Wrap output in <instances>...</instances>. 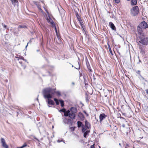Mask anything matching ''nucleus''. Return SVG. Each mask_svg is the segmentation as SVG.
Here are the masks:
<instances>
[{
	"label": "nucleus",
	"instance_id": "2eb2a0df",
	"mask_svg": "<svg viewBox=\"0 0 148 148\" xmlns=\"http://www.w3.org/2000/svg\"><path fill=\"white\" fill-rule=\"evenodd\" d=\"M13 5H14V6L15 5H16L18 3V1L17 0H10Z\"/></svg>",
	"mask_w": 148,
	"mask_h": 148
},
{
	"label": "nucleus",
	"instance_id": "c03bdc74",
	"mask_svg": "<svg viewBox=\"0 0 148 148\" xmlns=\"http://www.w3.org/2000/svg\"><path fill=\"white\" fill-rule=\"evenodd\" d=\"M35 139H36L38 141H39L38 140V139H37V138H35Z\"/></svg>",
	"mask_w": 148,
	"mask_h": 148
},
{
	"label": "nucleus",
	"instance_id": "8fccbe9b",
	"mask_svg": "<svg viewBox=\"0 0 148 148\" xmlns=\"http://www.w3.org/2000/svg\"><path fill=\"white\" fill-rule=\"evenodd\" d=\"M17 148H20V147H17Z\"/></svg>",
	"mask_w": 148,
	"mask_h": 148
},
{
	"label": "nucleus",
	"instance_id": "393cba45",
	"mask_svg": "<svg viewBox=\"0 0 148 148\" xmlns=\"http://www.w3.org/2000/svg\"><path fill=\"white\" fill-rule=\"evenodd\" d=\"M65 111H66V110L64 108V109H61L59 111L60 112H64H64H65Z\"/></svg>",
	"mask_w": 148,
	"mask_h": 148
},
{
	"label": "nucleus",
	"instance_id": "ddd939ff",
	"mask_svg": "<svg viewBox=\"0 0 148 148\" xmlns=\"http://www.w3.org/2000/svg\"><path fill=\"white\" fill-rule=\"evenodd\" d=\"M78 116L81 120H83L84 118V115L81 112H79Z\"/></svg>",
	"mask_w": 148,
	"mask_h": 148
},
{
	"label": "nucleus",
	"instance_id": "5701e85b",
	"mask_svg": "<svg viewBox=\"0 0 148 148\" xmlns=\"http://www.w3.org/2000/svg\"><path fill=\"white\" fill-rule=\"evenodd\" d=\"M60 103L61 104V106L62 107H63L64 106V101L62 100H60Z\"/></svg>",
	"mask_w": 148,
	"mask_h": 148
},
{
	"label": "nucleus",
	"instance_id": "412c9836",
	"mask_svg": "<svg viewBox=\"0 0 148 148\" xmlns=\"http://www.w3.org/2000/svg\"><path fill=\"white\" fill-rule=\"evenodd\" d=\"M108 49H109V51L110 53L112 55L113 54H112V50H111V47H110V45L109 44H108Z\"/></svg>",
	"mask_w": 148,
	"mask_h": 148
},
{
	"label": "nucleus",
	"instance_id": "3c124183",
	"mask_svg": "<svg viewBox=\"0 0 148 148\" xmlns=\"http://www.w3.org/2000/svg\"><path fill=\"white\" fill-rule=\"evenodd\" d=\"M119 145H121V144H120V143H119Z\"/></svg>",
	"mask_w": 148,
	"mask_h": 148
},
{
	"label": "nucleus",
	"instance_id": "f03ea898",
	"mask_svg": "<svg viewBox=\"0 0 148 148\" xmlns=\"http://www.w3.org/2000/svg\"><path fill=\"white\" fill-rule=\"evenodd\" d=\"M85 125H82V132L84 133V137L86 138L87 136L89 135L90 128V125L87 121L85 122Z\"/></svg>",
	"mask_w": 148,
	"mask_h": 148
},
{
	"label": "nucleus",
	"instance_id": "c9c22d12",
	"mask_svg": "<svg viewBox=\"0 0 148 148\" xmlns=\"http://www.w3.org/2000/svg\"><path fill=\"white\" fill-rule=\"evenodd\" d=\"M46 66V65H43V66H42V68H43L44 67H45Z\"/></svg>",
	"mask_w": 148,
	"mask_h": 148
},
{
	"label": "nucleus",
	"instance_id": "1a4fd4ad",
	"mask_svg": "<svg viewBox=\"0 0 148 148\" xmlns=\"http://www.w3.org/2000/svg\"><path fill=\"white\" fill-rule=\"evenodd\" d=\"M75 15L80 25H82L83 24V23L81 20L80 17L79 16L77 12L75 13Z\"/></svg>",
	"mask_w": 148,
	"mask_h": 148
},
{
	"label": "nucleus",
	"instance_id": "39448f33",
	"mask_svg": "<svg viewBox=\"0 0 148 148\" xmlns=\"http://www.w3.org/2000/svg\"><path fill=\"white\" fill-rule=\"evenodd\" d=\"M77 112V109L75 107H71L69 110V117L72 119H74L75 117V113Z\"/></svg>",
	"mask_w": 148,
	"mask_h": 148
},
{
	"label": "nucleus",
	"instance_id": "f3484780",
	"mask_svg": "<svg viewBox=\"0 0 148 148\" xmlns=\"http://www.w3.org/2000/svg\"><path fill=\"white\" fill-rule=\"evenodd\" d=\"M77 126L78 127H80L81 126L82 127V125H82V122L80 121H78L77 122Z\"/></svg>",
	"mask_w": 148,
	"mask_h": 148
},
{
	"label": "nucleus",
	"instance_id": "a19ab883",
	"mask_svg": "<svg viewBox=\"0 0 148 148\" xmlns=\"http://www.w3.org/2000/svg\"><path fill=\"white\" fill-rule=\"evenodd\" d=\"M72 84L73 85H74V84H75L74 83V82H72Z\"/></svg>",
	"mask_w": 148,
	"mask_h": 148
},
{
	"label": "nucleus",
	"instance_id": "58836bf2",
	"mask_svg": "<svg viewBox=\"0 0 148 148\" xmlns=\"http://www.w3.org/2000/svg\"><path fill=\"white\" fill-rule=\"evenodd\" d=\"M75 68L76 69H77L78 70H79V69H80V67H79H79H78V68H76V67H75Z\"/></svg>",
	"mask_w": 148,
	"mask_h": 148
},
{
	"label": "nucleus",
	"instance_id": "cd10ccee",
	"mask_svg": "<svg viewBox=\"0 0 148 148\" xmlns=\"http://www.w3.org/2000/svg\"><path fill=\"white\" fill-rule=\"evenodd\" d=\"M56 92L57 94L58 95L60 96L61 95V93L59 91H58Z\"/></svg>",
	"mask_w": 148,
	"mask_h": 148
},
{
	"label": "nucleus",
	"instance_id": "09e8293b",
	"mask_svg": "<svg viewBox=\"0 0 148 148\" xmlns=\"http://www.w3.org/2000/svg\"><path fill=\"white\" fill-rule=\"evenodd\" d=\"M72 67H73V65H72Z\"/></svg>",
	"mask_w": 148,
	"mask_h": 148
},
{
	"label": "nucleus",
	"instance_id": "7ed1b4c3",
	"mask_svg": "<svg viewBox=\"0 0 148 148\" xmlns=\"http://www.w3.org/2000/svg\"><path fill=\"white\" fill-rule=\"evenodd\" d=\"M148 27V25L146 22L144 21H143L140 23L137 27V30L140 35L143 34L142 29H146Z\"/></svg>",
	"mask_w": 148,
	"mask_h": 148
},
{
	"label": "nucleus",
	"instance_id": "9d476101",
	"mask_svg": "<svg viewBox=\"0 0 148 148\" xmlns=\"http://www.w3.org/2000/svg\"><path fill=\"white\" fill-rule=\"evenodd\" d=\"M1 141L2 144V146L3 147L5 148H8V147L6 144L5 141L3 138H1Z\"/></svg>",
	"mask_w": 148,
	"mask_h": 148
},
{
	"label": "nucleus",
	"instance_id": "dca6fc26",
	"mask_svg": "<svg viewBox=\"0 0 148 148\" xmlns=\"http://www.w3.org/2000/svg\"><path fill=\"white\" fill-rule=\"evenodd\" d=\"M34 4L36 5L37 6L38 8L40 10H41V9L40 8V3L39 2H34Z\"/></svg>",
	"mask_w": 148,
	"mask_h": 148
},
{
	"label": "nucleus",
	"instance_id": "603ef678",
	"mask_svg": "<svg viewBox=\"0 0 148 148\" xmlns=\"http://www.w3.org/2000/svg\"><path fill=\"white\" fill-rule=\"evenodd\" d=\"M127 0V1H130V0Z\"/></svg>",
	"mask_w": 148,
	"mask_h": 148
},
{
	"label": "nucleus",
	"instance_id": "a18cd8bd",
	"mask_svg": "<svg viewBox=\"0 0 148 148\" xmlns=\"http://www.w3.org/2000/svg\"><path fill=\"white\" fill-rule=\"evenodd\" d=\"M28 43H27V45L26 46V47H27V45H28Z\"/></svg>",
	"mask_w": 148,
	"mask_h": 148
},
{
	"label": "nucleus",
	"instance_id": "6e6552de",
	"mask_svg": "<svg viewBox=\"0 0 148 148\" xmlns=\"http://www.w3.org/2000/svg\"><path fill=\"white\" fill-rule=\"evenodd\" d=\"M47 20L48 23H50L51 25L53 27H55V31L57 33V29L55 25V24L53 22L52 19L49 18V19L48 18H47Z\"/></svg>",
	"mask_w": 148,
	"mask_h": 148
},
{
	"label": "nucleus",
	"instance_id": "37998d69",
	"mask_svg": "<svg viewBox=\"0 0 148 148\" xmlns=\"http://www.w3.org/2000/svg\"><path fill=\"white\" fill-rule=\"evenodd\" d=\"M39 51H40V50H39V49H38V50H36V51H37V52H39Z\"/></svg>",
	"mask_w": 148,
	"mask_h": 148
},
{
	"label": "nucleus",
	"instance_id": "0eeeda50",
	"mask_svg": "<svg viewBox=\"0 0 148 148\" xmlns=\"http://www.w3.org/2000/svg\"><path fill=\"white\" fill-rule=\"evenodd\" d=\"M62 119L63 122L64 123L68 125H71V121L70 119H67L64 117Z\"/></svg>",
	"mask_w": 148,
	"mask_h": 148
},
{
	"label": "nucleus",
	"instance_id": "aec40b11",
	"mask_svg": "<svg viewBox=\"0 0 148 148\" xmlns=\"http://www.w3.org/2000/svg\"><path fill=\"white\" fill-rule=\"evenodd\" d=\"M27 28V26L25 25H19L18 27V29H19L20 28Z\"/></svg>",
	"mask_w": 148,
	"mask_h": 148
},
{
	"label": "nucleus",
	"instance_id": "c756f323",
	"mask_svg": "<svg viewBox=\"0 0 148 148\" xmlns=\"http://www.w3.org/2000/svg\"><path fill=\"white\" fill-rule=\"evenodd\" d=\"M2 25L4 28H5V29L7 28V26L6 25H5L3 23H2Z\"/></svg>",
	"mask_w": 148,
	"mask_h": 148
},
{
	"label": "nucleus",
	"instance_id": "9b49d317",
	"mask_svg": "<svg viewBox=\"0 0 148 148\" xmlns=\"http://www.w3.org/2000/svg\"><path fill=\"white\" fill-rule=\"evenodd\" d=\"M107 116V115L104 113L100 114L99 115V121L100 123H101L102 121Z\"/></svg>",
	"mask_w": 148,
	"mask_h": 148
},
{
	"label": "nucleus",
	"instance_id": "de8ad7c7",
	"mask_svg": "<svg viewBox=\"0 0 148 148\" xmlns=\"http://www.w3.org/2000/svg\"><path fill=\"white\" fill-rule=\"evenodd\" d=\"M48 107H50V106H49V105H48Z\"/></svg>",
	"mask_w": 148,
	"mask_h": 148
},
{
	"label": "nucleus",
	"instance_id": "a211bd4d",
	"mask_svg": "<svg viewBox=\"0 0 148 148\" xmlns=\"http://www.w3.org/2000/svg\"><path fill=\"white\" fill-rule=\"evenodd\" d=\"M82 27V29L84 32V33L86 34V29L84 28V25L83 24L82 25H81Z\"/></svg>",
	"mask_w": 148,
	"mask_h": 148
},
{
	"label": "nucleus",
	"instance_id": "473e14b6",
	"mask_svg": "<svg viewBox=\"0 0 148 148\" xmlns=\"http://www.w3.org/2000/svg\"><path fill=\"white\" fill-rule=\"evenodd\" d=\"M71 129L72 131H74L75 130V128L74 127H71Z\"/></svg>",
	"mask_w": 148,
	"mask_h": 148
},
{
	"label": "nucleus",
	"instance_id": "49530a36",
	"mask_svg": "<svg viewBox=\"0 0 148 148\" xmlns=\"http://www.w3.org/2000/svg\"><path fill=\"white\" fill-rule=\"evenodd\" d=\"M24 61H25V62H27V60H25Z\"/></svg>",
	"mask_w": 148,
	"mask_h": 148
},
{
	"label": "nucleus",
	"instance_id": "5fc2aeb1",
	"mask_svg": "<svg viewBox=\"0 0 148 148\" xmlns=\"http://www.w3.org/2000/svg\"><path fill=\"white\" fill-rule=\"evenodd\" d=\"M97 121H98V120L97 119Z\"/></svg>",
	"mask_w": 148,
	"mask_h": 148
},
{
	"label": "nucleus",
	"instance_id": "e433bc0d",
	"mask_svg": "<svg viewBox=\"0 0 148 148\" xmlns=\"http://www.w3.org/2000/svg\"><path fill=\"white\" fill-rule=\"evenodd\" d=\"M146 93L148 94V89H147L145 90Z\"/></svg>",
	"mask_w": 148,
	"mask_h": 148
},
{
	"label": "nucleus",
	"instance_id": "a878e982",
	"mask_svg": "<svg viewBox=\"0 0 148 148\" xmlns=\"http://www.w3.org/2000/svg\"><path fill=\"white\" fill-rule=\"evenodd\" d=\"M26 146L27 144L26 143H25L22 146L20 147V148H23L24 147H26Z\"/></svg>",
	"mask_w": 148,
	"mask_h": 148
},
{
	"label": "nucleus",
	"instance_id": "79ce46f5",
	"mask_svg": "<svg viewBox=\"0 0 148 148\" xmlns=\"http://www.w3.org/2000/svg\"><path fill=\"white\" fill-rule=\"evenodd\" d=\"M128 145H128V144H127L126 145V146L125 147L126 148L127 147V146H128Z\"/></svg>",
	"mask_w": 148,
	"mask_h": 148
},
{
	"label": "nucleus",
	"instance_id": "7c9ffc66",
	"mask_svg": "<svg viewBox=\"0 0 148 148\" xmlns=\"http://www.w3.org/2000/svg\"><path fill=\"white\" fill-rule=\"evenodd\" d=\"M115 2L116 3H118L119 2V0H114Z\"/></svg>",
	"mask_w": 148,
	"mask_h": 148
},
{
	"label": "nucleus",
	"instance_id": "b1692460",
	"mask_svg": "<svg viewBox=\"0 0 148 148\" xmlns=\"http://www.w3.org/2000/svg\"><path fill=\"white\" fill-rule=\"evenodd\" d=\"M87 68L90 72H92V70L89 65V66H87Z\"/></svg>",
	"mask_w": 148,
	"mask_h": 148
},
{
	"label": "nucleus",
	"instance_id": "864d4df0",
	"mask_svg": "<svg viewBox=\"0 0 148 148\" xmlns=\"http://www.w3.org/2000/svg\"><path fill=\"white\" fill-rule=\"evenodd\" d=\"M52 127H53V126H52Z\"/></svg>",
	"mask_w": 148,
	"mask_h": 148
},
{
	"label": "nucleus",
	"instance_id": "4468645a",
	"mask_svg": "<svg viewBox=\"0 0 148 148\" xmlns=\"http://www.w3.org/2000/svg\"><path fill=\"white\" fill-rule=\"evenodd\" d=\"M131 5L132 6L136 5L137 3L136 0H131Z\"/></svg>",
	"mask_w": 148,
	"mask_h": 148
},
{
	"label": "nucleus",
	"instance_id": "4c0bfd02",
	"mask_svg": "<svg viewBox=\"0 0 148 148\" xmlns=\"http://www.w3.org/2000/svg\"><path fill=\"white\" fill-rule=\"evenodd\" d=\"M122 126L123 127H125V125L124 124H123L122 125Z\"/></svg>",
	"mask_w": 148,
	"mask_h": 148
},
{
	"label": "nucleus",
	"instance_id": "20e7f679",
	"mask_svg": "<svg viewBox=\"0 0 148 148\" xmlns=\"http://www.w3.org/2000/svg\"><path fill=\"white\" fill-rule=\"evenodd\" d=\"M139 37L140 40H137V42L141 43L143 45H148V37H145L144 34L139 35Z\"/></svg>",
	"mask_w": 148,
	"mask_h": 148
},
{
	"label": "nucleus",
	"instance_id": "4be33fe9",
	"mask_svg": "<svg viewBox=\"0 0 148 148\" xmlns=\"http://www.w3.org/2000/svg\"><path fill=\"white\" fill-rule=\"evenodd\" d=\"M54 101L56 102V104L57 105H58L59 104V101L56 98H54Z\"/></svg>",
	"mask_w": 148,
	"mask_h": 148
},
{
	"label": "nucleus",
	"instance_id": "f704fd0d",
	"mask_svg": "<svg viewBox=\"0 0 148 148\" xmlns=\"http://www.w3.org/2000/svg\"><path fill=\"white\" fill-rule=\"evenodd\" d=\"M90 148H95L94 147V145H91L90 147Z\"/></svg>",
	"mask_w": 148,
	"mask_h": 148
},
{
	"label": "nucleus",
	"instance_id": "ea45409f",
	"mask_svg": "<svg viewBox=\"0 0 148 148\" xmlns=\"http://www.w3.org/2000/svg\"><path fill=\"white\" fill-rule=\"evenodd\" d=\"M62 141H60V140H57V142L58 143H60V142H61Z\"/></svg>",
	"mask_w": 148,
	"mask_h": 148
},
{
	"label": "nucleus",
	"instance_id": "423d86ee",
	"mask_svg": "<svg viewBox=\"0 0 148 148\" xmlns=\"http://www.w3.org/2000/svg\"><path fill=\"white\" fill-rule=\"evenodd\" d=\"M131 14L133 16H135L137 15L139 12V8L138 6H136L132 8L131 10Z\"/></svg>",
	"mask_w": 148,
	"mask_h": 148
},
{
	"label": "nucleus",
	"instance_id": "f257e3e1",
	"mask_svg": "<svg viewBox=\"0 0 148 148\" xmlns=\"http://www.w3.org/2000/svg\"><path fill=\"white\" fill-rule=\"evenodd\" d=\"M55 89L50 88H48L43 90V93L45 98L48 99V103L49 104L53 105L54 103L53 101L50 99L52 97L55 93Z\"/></svg>",
	"mask_w": 148,
	"mask_h": 148
},
{
	"label": "nucleus",
	"instance_id": "c85d7f7f",
	"mask_svg": "<svg viewBox=\"0 0 148 148\" xmlns=\"http://www.w3.org/2000/svg\"><path fill=\"white\" fill-rule=\"evenodd\" d=\"M83 112L87 116H88V114L86 113V112L85 111H84Z\"/></svg>",
	"mask_w": 148,
	"mask_h": 148
},
{
	"label": "nucleus",
	"instance_id": "72a5a7b5",
	"mask_svg": "<svg viewBox=\"0 0 148 148\" xmlns=\"http://www.w3.org/2000/svg\"><path fill=\"white\" fill-rule=\"evenodd\" d=\"M124 119V120L123 121V122L124 123H127V121H126L125 119Z\"/></svg>",
	"mask_w": 148,
	"mask_h": 148
},
{
	"label": "nucleus",
	"instance_id": "bb28decb",
	"mask_svg": "<svg viewBox=\"0 0 148 148\" xmlns=\"http://www.w3.org/2000/svg\"><path fill=\"white\" fill-rule=\"evenodd\" d=\"M18 58V60H19V59H22V60H25V59L23 57H21L20 58Z\"/></svg>",
	"mask_w": 148,
	"mask_h": 148
},
{
	"label": "nucleus",
	"instance_id": "2f4dec72",
	"mask_svg": "<svg viewBox=\"0 0 148 148\" xmlns=\"http://www.w3.org/2000/svg\"><path fill=\"white\" fill-rule=\"evenodd\" d=\"M86 100L87 102L89 100V98L88 97H86Z\"/></svg>",
	"mask_w": 148,
	"mask_h": 148
},
{
	"label": "nucleus",
	"instance_id": "6ab92c4d",
	"mask_svg": "<svg viewBox=\"0 0 148 148\" xmlns=\"http://www.w3.org/2000/svg\"><path fill=\"white\" fill-rule=\"evenodd\" d=\"M69 110H68L67 111H65L64 112V115L65 116H69Z\"/></svg>",
	"mask_w": 148,
	"mask_h": 148
},
{
	"label": "nucleus",
	"instance_id": "f8f14e48",
	"mask_svg": "<svg viewBox=\"0 0 148 148\" xmlns=\"http://www.w3.org/2000/svg\"><path fill=\"white\" fill-rule=\"evenodd\" d=\"M109 25L112 29L115 31H116V29L114 24L111 22L109 23Z\"/></svg>",
	"mask_w": 148,
	"mask_h": 148
}]
</instances>
